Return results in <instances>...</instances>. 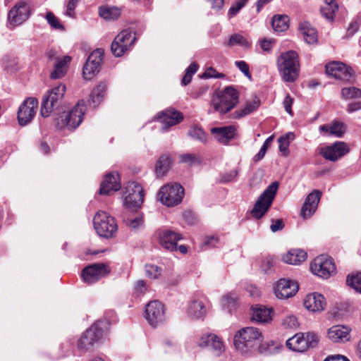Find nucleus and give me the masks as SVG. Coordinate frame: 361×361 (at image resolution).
I'll use <instances>...</instances> for the list:
<instances>
[{
  "label": "nucleus",
  "instance_id": "a211bd4d",
  "mask_svg": "<svg viewBox=\"0 0 361 361\" xmlns=\"http://www.w3.org/2000/svg\"><path fill=\"white\" fill-rule=\"evenodd\" d=\"M126 192L128 195L125 197V204L128 207H140L144 200L142 186L136 182L129 183L126 186Z\"/></svg>",
  "mask_w": 361,
  "mask_h": 361
},
{
  "label": "nucleus",
  "instance_id": "c03bdc74",
  "mask_svg": "<svg viewBox=\"0 0 361 361\" xmlns=\"http://www.w3.org/2000/svg\"><path fill=\"white\" fill-rule=\"evenodd\" d=\"M226 44L228 47L239 45L245 48L250 46V42L243 36L239 34L232 35Z\"/></svg>",
  "mask_w": 361,
  "mask_h": 361
},
{
  "label": "nucleus",
  "instance_id": "ddd939ff",
  "mask_svg": "<svg viewBox=\"0 0 361 361\" xmlns=\"http://www.w3.org/2000/svg\"><path fill=\"white\" fill-rule=\"evenodd\" d=\"M109 272L110 269L107 265L97 263L85 267L82 271L81 276L84 282L90 284L107 276Z\"/></svg>",
  "mask_w": 361,
  "mask_h": 361
},
{
  "label": "nucleus",
  "instance_id": "7ed1b4c3",
  "mask_svg": "<svg viewBox=\"0 0 361 361\" xmlns=\"http://www.w3.org/2000/svg\"><path fill=\"white\" fill-rule=\"evenodd\" d=\"M239 102L238 92L232 87H227L224 91L215 94L211 101L214 110L226 114L233 109Z\"/></svg>",
  "mask_w": 361,
  "mask_h": 361
},
{
  "label": "nucleus",
  "instance_id": "c756f323",
  "mask_svg": "<svg viewBox=\"0 0 361 361\" xmlns=\"http://www.w3.org/2000/svg\"><path fill=\"white\" fill-rule=\"evenodd\" d=\"M187 314L192 319H200L204 317L206 309L203 302L197 299L192 300L188 305Z\"/></svg>",
  "mask_w": 361,
  "mask_h": 361
},
{
  "label": "nucleus",
  "instance_id": "aec40b11",
  "mask_svg": "<svg viewBox=\"0 0 361 361\" xmlns=\"http://www.w3.org/2000/svg\"><path fill=\"white\" fill-rule=\"evenodd\" d=\"M30 13L27 4L25 3L16 4L8 13V22L13 27L20 25L29 18Z\"/></svg>",
  "mask_w": 361,
  "mask_h": 361
},
{
  "label": "nucleus",
  "instance_id": "2eb2a0df",
  "mask_svg": "<svg viewBox=\"0 0 361 361\" xmlns=\"http://www.w3.org/2000/svg\"><path fill=\"white\" fill-rule=\"evenodd\" d=\"M349 151V147L345 142L337 141L331 145L321 147L319 154L326 160L334 162L348 153Z\"/></svg>",
  "mask_w": 361,
  "mask_h": 361
},
{
  "label": "nucleus",
  "instance_id": "4c0bfd02",
  "mask_svg": "<svg viewBox=\"0 0 361 361\" xmlns=\"http://www.w3.org/2000/svg\"><path fill=\"white\" fill-rule=\"evenodd\" d=\"M288 17L286 15H275L271 20V25L275 32H281L288 27Z\"/></svg>",
  "mask_w": 361,
  "mask_h": 361
},
{
  "label": "nucleus",
  "instance_id": "8fccbe9b",
  "mask_svg": "<svg viewBox=\"0 0 361 361\" xmlns=\"http://www.w3.org/2000/svg\"><path fill=\"white\" fill-rule=\"evenodd\" d=\"M341 66L342 62L339 61H332L327 63L325 66L326 74L336 79L337 73L339 72Z\"/></svg>",
  "mask_w": 361,
  "mask_h": 361
},
{
  "label": "nucleus",
  "instance_id": "393cba45",
  "mask_svg": "<svg viewBox=\"0 0 361 361\" xmlns=\"http://www.w3.org/2000/svg\"><path fill=\"white\" fill-rule=\"evenodd\" d=\"M200 347L207 348L212 351L216 356L220 355L224 350L222 341L214 334L203 336L199 342Z\"/></svg>",
  "mask_w": 361,
  "mask_h": 361
},
{
  "label": "nucleus",
  "instance_id": "de8ad7c7",
  "mask_svg": "<svg viewBox=\"0 0 361 361\" xmlns=\"http://www.w3.org/2000/svg\"><path fill=\"white\" fill-rule=\"evenodd\" d=\"M237 298L238 296L235 293H230L224 295L221 298V302L224 307L231 310L235 307Z\"/></svg>",
  "mask_w": 361,
  "mask_h": 361
},
{
  "label": "nucleus",
  "instance_id": "774afa93",
  "mask_svg": "<svg viewBox=\"0 0 361 361\" xmlns=\"http://www.w3.org/2000/svg\"><path fill=\"white\" fill-rule=\"evenodd\" d=\"M324 361H349V360L343 355H336L327 357Z\"/></svg>",
  "mask_w": 361,
  "mask_h": 361
},
{
  "label": "nucleus",
  "instance_id": "603ef678",
  "mask_svg": "<svg viewBox=\"0 0 361 361\" xmlns=\"http://www.w3.org/2000/svg\"><path fill=\"white\" fill-rule=\"evenodd\" d=\"M248 0H238L236 2L229 8L228 16L229 18L235 16L242 8L245 6Z\"/></svg>",
  "mask_w": 361,
  "mask_h": 361
},
{
  "label": "nucleus",
  "instance_id": "13d9d810",
  "mask_svg": "<svg viewBox=\"0 0 361 361\" xmlns=\"http://www.w3.org/2000/svg\"><path fill=\"white\" fill-rule=\"evenodd\" d=\"M235 65L239 68V70L248 78H251V74L249 71L248 64L244 61H236Z\"/></svg>",
  "mask_w": 361,
  "mask_h": 361
},
{
  "label": "nucleus",
  "instance_id": "412c9836",
  "mask_svg": "<svg viewBox=\"0 0 361 361\" xmlns=\"http://www.w3.org/2000/svg\"><path fill=\"white\" fill-rule=\"evenodd\" d=\"M160 245L169 251L177 250V242L180 240V233L168 229H160L157 232Z\"/></svg>",
  "mask_w": 361,
  "mask_h": 361
},
{
  "label": "nucleus",
  "instance_id": "f3484780",
  "mask_svg": "<svg viewBox=\"0 0 361 361\" xmlns=\"http://www.w3.org/2000/svg\"><path fill=\"white\" fill-rule=\"evenodd\" d=\"M38 106V101L34 97L25 99L18 111V119L20 126H25L34 118Z\"/></svg>",
  "mask_w": 361,
  "mask_h": 361
},
{
  "label": "nucleus",
  "instance_id": "5701e85b",
  "mask_svg": "<svg viewBox=\"0 0 361 361\" xmlns=\"http://www.w3.org/2000/svg\"><path fill=\"white\" fill-rule=\"evenodd\" d=\"M321 196L322 192L318 190H313L307 195L301 209V216L304 219L311 216L315 212Z\"/></svg>",
  "mask_w": 361,
  "mask_h": 361
},
{
  "label": "nucleus",
  "instance_id": "69168bd1",
  "mask_svg": "<svg viewBox=\"0 0 361 361\" xmlns=\"http://www.w3.org/2000/svg\"><path fill=\"white\" fill-rule=\"evenodd\" d=\"M181 161L184 163H188L193 164L198 162V159L195 154H185L181 156Z\"/></svg>",
  "mask_w": 361,
  "mask_h": 361
},
{
  "label": "nucleus",
  "instance_id": "4d7b16f0",
  "mask_svg": "<svg viewBox=\"0 0 361 361\" xmlns=\"http://www.w3.org/2000/svg\"><path fill=\"white\" fill-rule=\"evenodd\" d=\"M239 169H234L230 172L223 174L221 177V182L228 183L233 180L238 175Z\"/></svg>",
  "mask_w": 361,
  "mask_h": 361
},
{
  "label": "nucleus",
  "instance_id": "423d86ee",
  "mask_svg": "<svg viewBox=\"0 0 361 361\" xmlns=\"http://www.w3.org/2000/svg\"><path fill=\"white\" fill-rule=\"evenodd\" d=\"M86 111L85 101L81 99L77 104L64 116L56 118V125L58 128H67L70 130L75 129L83 120V116Z\"/></svg>",
  "mask_w": 361,
  "mask_h": 361
},
{
  "label": "nucleus",
  "instance_id": "9d476101",
  "mask_svg": "<svg viewBox=\"0 0 361 361\" xmlns=\"http://www.w3.org/2000/svg\"><path fill=\"white\" fill-rule=\"evenodd\" d=\"M135 33L130 30H123L119 32L111 45V50L116 57L123 56L127 51L131 49L136 41Z\"/></svg>",
  "mask_w": 361,
  "mask_h": 361
},
{
  "label": "nucleus",
  "instance_id": "b1692460",
  "mask_svg": "<svg viewBox=\"0 0 361 361\" xmlns=\"http://www.w3.org/2000/svg\"><path fill=\"white\" fill-rule=\"evenodd\" d=\"M121 188L119 175L118 173H108L102 182L99 194L110 195Z\"/></svg>",
  "mask_w": 361,
  "mask_h": 361
},
{
  "label": "nucleus",
  "instance_id": "c9c22d12",
  "mask_svg": "<svg viewBox=\"0 0 361 361\" xmlns=\"http://www.w3.org/2000/svg\"><path fill=\"white\" fill-rule=\"evenodd\" d=\"M188 135L192 140L202 144L207 142L208 135L204 132L203 128L198 125L191 126L188 131Z\"/></svg>",
  "mask_w": 361,
  "mask_h": 361
},
{
  "label": "nucleus",
  "instance_id": "9b49d317",
  "mask_svg": "<svg viewBox=\"0 0 361 361\" xmlns=\"http://www.w3.org/2000/svg\"><path fill=\"white\" fill-rule=\"evenodd\" d=\"M310 269L314 274L323 279H327L336 271L333 259L326 255L316 257L310 265Z\"/></svg>",
  "mask_w": 361,
  "mask_h": 361
},
{
  "label": "nucleus",
  "instance_id": "a18cd8bd",
  "mask_svg": "<svg viewBox=\"0 0 361 361\" xmlns=\"http://www.w3.org/2000/svg\"><path fill=\"white\" fill-rule=\"evenodd\" d=\"M341 95L345 100L361 98V90L355 87H344L341 90Z\"/></svg>",
  "mask_w": 361,
  "mask_h": 361
},
{
  "label": "nucleus",
  "instance_id": "3c124183",
  "mask_svg": "<svg viewBox=\"0 0 361 361\" xmlns=\"http://www.w3.org/2000/svg\"><path fill=\"white\" fill-rule=\"evenodd\" d=\"M145 272L148 277L155 279L161 275V269L157 265L147 264L145 265Z\"/></svg>",
  "mask_w": 361,
  "mask_h": 361
},
{
  "label": "nucleus",
  "instance_id": "72a5a7b5",
  "mask_svg": "<svg viewBox=\"0 0 361 361\" xmlns=\"http://www.w3.org/2000/svg\"><path fill=\"white\" fill-rule=\"evenodd\" d=\"M107 86L105 82H100L92 92L90 95V104L97 106L103 99Z\"/></svg>",
  "mask_w": 361,
  "mask_h": 361
},
{
  "label": "nucleus",
  "instance_id": "ea45409f",
  "mask_svg": "<svg viewBox=\"0 0 361 361\" xmlns=\"http://www.w3.org/2000/svg\"><path fill=\"white\" fill-rule=\"evenodd\" d=\"M260 104V102L259 100H254L252 102H247L245 104V106L244 109L236 111L234 114V117L236 118H239L243 117L246 115H248L253 111H256Z\"/></svg>",
  "mask_w": 361,
  "mask_h": 361
},
{
  "label": "nucleus",
  "instance_id": "f704fd0d",
  "mask_svg": "<svg viewBox=\"0 0 361 361\" xmlns=\"http://www.w3.org/2000/svg\"><path fill=\"white\" fill-rule=\"evenodd\" d=\"M71 61V57L66 56L58 60L54 64V70L51 73V78L52 79H59L62 78L66 73V66Z\"/></svg>",
  "mask_w": 361,
  "mask_h": 361
},
{
  "label": "nucleus",
  "instance_id": "4468645a",
  "mask_svg": "<svg viewBox=\"0 0 361 361\" xmlns=\"http://www.w3.org/2000/svg\"><path fill=\"white\" fill-rule=\"evenodd\" d=\"M104 331L98 323H94L80 337L78 347L80 350H87L103 336Z\"/></svg>",
  "mask_w": 361,
  "mask_h": 361
},
{
  "label": "nucleus",
  "instance_id": "338daca9",
  "mask_svg": "<svg viewBox=\"0 0 361 361\" xmlns=\"http://www.w3.org/2000/svg\"><path fill=\"white\" fill-rule=\"evenodd\" d=\"M272 222L273 223L271 225L270 228L271 231L274 233L282 230L284 227V224L282 219H277L276 221H272Z\"/></svg>",
  "mask_w": 361,
  "mask_h": 361
},
{
  "label": "nucleus",
  "instance_id": "4be33fe9",
  "mask_svg": "<svg viewBox=\"0 0 361 361\" xmlns=\"http://www.w3.org/2000/svg\"><path fill=\"white\" fill-rule=\"evenodd\" d=\"M159 118H161V128L164 130H167L183 120V114L173 108H169L161 112Z\"/></svg>",
  "mask_w": 361,
  "mask_h": 361
},
{
  "label": "nucleus",
  "instance_id": "052dcab7",
  "mask_svg": "<svg viewBox=\"0 0 361 361\" xmlns=\"http://www.w3.org/2000/svg\"><path fill=\"white\" fill-rule=\"evenodd\" d=\"M283 324L286 328L290 329H295L298 326V319L293 315H290L285 318Z\"/></svg>",
  "mask_w": 361,
  "mask_h": 361
},
{
  "label": "nucleus",
  "instance_id": "20e7f679",
  "mask_svg": "<svg viewBox=\"0 0 361 361\" xmlns=\"http://www.w3.org/2000/svg\"><path fill=\"white\" fill-rule=\"evenodd\" d=\"M66 90V85L60 84L44 95L41 105V115L43 117H48L53 111L61 106Z\"/></svg>",
  "mask_w": 361,
  "mask_h": 361
},
{
  "label": "nucleus",
  "instance_id": "49530a36",
  "mask_svg": "<svg viewBox=\"0 0 361 361\" xmlns=\"http://www.w3.org/2000/svg\"><path fill=\"white\" fill-rule=\"evenodd\" d=\"M346 282L350 287L361 293V273L348 276Z\"/></svg>",
  "mask_w": 361,
  "mask_h": 361
},
{
  "label": "nucleus",
  "instance_id": "1a4fd4ad",
  "mask_svg": "<svg viewBox=\"0 0 361 361\" xmlns=\"http://www.w3.org/2000/svg\"><path fill=\"white\" fill-rule=\"evenodd\" d=\"M319 343L318 336L313 332L298 333L286 341V346L296 352H304L315 348Z\"/></svg>",
  "mask_w": 361,
  "mask_h": 361
},
{
  "label": "nucleus",
  "instance_id": "473e14b6",
  "mask_svg": "<svg viewBox=\"0 0 361 361\" xmlns=\"http://www.w3.org/2000/svg\"><path fill=\"white\" fill-rule=\"evenodd\" d=\"M307 258V253L302 250H291L283 256L284 262L297 265L304 262Z\"/></svg>",
  "mask_w": 361,
  "mask_h": 361
},
{
  "label": "nucleus",
  "instance_id": "6e6d98bb",
  "mask_svg": "<svg viewBox=\"0 0 361 361\" xmlns=\"http://www.w3.org/2000/svg\"><path fill=\"white\" fill-rule=\"evenodd\" d=\"M46 19L52 28L63 29L62 25L59 23L58 18L51 12L47 13Z\"/></svg>",
  "mask_w": 361,
  "mask_h": 361
},
{
  "label": "nucleus",
  "instance_id": "6e6552de",
  "mask_svg": "<svg viewBox=\"0 0 361 361\" xmlns=\"http://www.w3.org/2000/svg\"><path fill=\"white\" fill-rule=\"evenodd\" d=\"M184 196V189L176 183H171L162 186L158 193L161 202L167 207H174L181 202Z\"/></svg>",
  "mask_w": 361,
  "mask_h": 361
},
{
  "label": "nucleus",
  "instance_id": "a878e982",
  "mask_svg": "<svg viewBox=\"0 0 361 361\" xmlns=\"http://www.w3.org/2000/svg\"><path fill=\"white\" fill-rule=\"evenodd\" d=\"M211 133L219 142L228 145L236 136V128L233 126L216 127L212 128Z\"/></svg>",
  "mask_w": 361,
  "mask_h": 361
},
{
  "label": "nucleus",
  "instance_id": "09e8293b",
  "mask_svg": "<svg viewBox=\"0 0 361 361\" xmlns=\"http://www.w3.org/2000/svg\"><path fill=\"white\" fill-rule=\"evenodd\" d=\"M274 140V137L270 136L268 138L266 139L264 144L262 145L261 149H259V152L254 157L253 160L255 162H258L261 159H262L267 152V150L268 147L271 145V142Z\"/></svg>",
  "mask_w": 361,
  "mask_h": 361
},
{
  "label": "nucleus",
  "instance_id": "864d4df0",
  "mask_svg": "<svg viewBox=\"0 0 361 361\" xmlns=\"http://www.w3.org/2000/svg\"><path fill=\"white\" fill-rule=\"evenodd\" d=\"M124 221L130 228L137 229L143 224V217L142 216L139 215L134 218L126 219Z\"/></svg>",
  "mask_w": 361,
  "mask_h": 361
},
{
  "label": "nucleus",
  "instance_id": "f8f14e48",
  "mask_svg": "<svg viewBox=\"0 0 361 361\" xmlns=\"http://www.w3.org/2000/svg\"><path fill=\"white\" fill-rule=\"evenodd\" d=\"M144 317L152 326H157L165 320L164 305L157 300L149 302L145 306Z\"/></svg>",
  "mask_w": 361,
  "mask_h": 361
},
{
  "label": "nucleus",
  "instance_id": "dca6fc26",
  "mask_svg": "<svg viewBox=\"0 0 361 361\" xmlns=\"http://www.w3.org/2000/svg\"><path fill=\"white\" fill-rule=\"evenodd\" d=\"M102 56L103 51L101 49H97L90 54L83 67V75L86 80L92 79L99 72Z\"/></svg>",
  "mask_w": 361,
  "mask_h": 361
},
{
  "label": "nucleus",
  "instance_id": "7c9ffc66",
  "mask_svg": "<svg viewBox=\"0 0 361 361\" xmlns=\"http://www.w3.org/2000/svg\"><path fill=\"white\" fill-rule=\"evenodd\" d=\"M319 130L326 135H332L336 137H342L345 132L343 123L337 121L331 124L320 126Z\"/></svg>",
  "mask_w": 361,
  "mask_h": 361
},
{
  "label": "nucleus",
  "instance_id": "e433bc0d",
  "mask_svg": "<svg viewBox=\"0 0 361 361\" xmlns=\"http://www.w3.org/2000/svg\"><path fill=\"white\" fill-rule=\"evenodd\" d=\"M325 5L321 8L322 15L328 20H332L335 13L338 9V6L335 0H324Z\"/></svg>",
  "mask_w": 361,
  "mask_h": 361
},
{
  "label": "nucleus",
  "instance_id": "680f3d73",
  "mask_svg": "<svg viewBox=\"0 0 361 361\" xmlns=\"http://www.w3.org/2000/svg\"><path fill=\"white\" fill-rule=\"evenodd\" d=\"M203 77L207 78H222L224 77V75L217 73L214 68L211 67L206 70L203 74Z\"/></svg>",
  "mask_w": 361,
  "mask_h": 361
},
{
  "label": "nucleus",
  "instance_id": "5fc2aeb1",
  "mask_svg": "<svg viewBox=\"0 0 361 361\" xmlns=\"http://www.w3.org/2000/svg\"><path fill=\"white\" fill-rule=\"evenodd\" d=\"M274 265V259L271 257H264L260 264V268L265 274L269 273Z\"/></svg>",
  "mask_w": 361,
  "mask_h": 361
},
{
  "label": "nucleus",
  "instance_id": "2f4dec72",
  "mask_svg": "<svg viewBox=\"0 0 361 361\" xmlns=\"http://www.w3.org/2000/svg\"><path fill=\"white\" fill-rule=\"evenodd\" d=\"M121 8L112 6H102L99 8V15L106 20L114 21L117 20L121 14Z\"/></svg>",
  "mask_w": 361,
  "mask_h": 361
},
{
  "label": "nucleus",
  "instance_id": "37998d69",
  "mask_svg": "<svg viewBox=\"0 0 361 361\" xmlns=\"http://www.w3.org/2000/svg\"><path fill=\"white\" fill-rule=\"evenodd\" d=\"M353 78V71L350 67L342 63V66L337 73L336 79L343 82H350Z\"/></svg>",
  "mask_w": 361,
  "mask_h": 361
},
{
  "label": "nucleus",
  "instance_id": "cd10ccee",
  "mask_svg": "<svg viewBox=\"0 0 361 361\" xmlns=\"http://www.w3.org/2000/svg\"><path fill=\"white\" fill-rule=\"evenodd\" d=\"M272 311L271 308L257 305L252 307V320L261 324L268 323L272 319Z\"/></svg>",
  "mask_w": 361,
  "mask_h": 361
},
{
  "label": "nucleus",
  "instance_id": "0e129e2a",
  "mask_svg": "<svg viewBox=\"0 0 361 361\" xmlns=\"http://www.w3.org/2000/svg\"><path fill=\"white\" fill-rule=\"evenodd\" d=\"M293 103V99L289 94H287L283 100V104L286 111L291 116L293 115V111L291 108Z\"/></svg>",
  "mask_w": 361,
  "mask_h": 361
},
{
  "label": "nucleus",
  "instance_id": "6ab92c4d",
  "mask_svg": "<svg viewBox=\"0 0 361 361\" xmlns=\"http://www.w3.org/2000/svg\"><path fill=\"white\" fill-rule=\"evenodd\" d=\"M297 282L281 279L274 287V293L278 298L287 299L293 297L298 290Z\"/></svg>",
  "mask_w": 361,
  "mask_h": 361
},
{
  "label": "nucleus",
  "instance_id": "39448f33",
  "mask_svg": "<svg viewBox=\"0 0 361 361\" xmlns=\"http://www.w3.org/2000/svg\"><path fill=\"white\" fill-rule=\"evenodd\" d=\"M278 187L279 183L273 182L259 195L251 211V214L254 218L261 219L269 209L274 200Z\"/></svg>",
  "mask_w": 361,
  "mask_h": 361
},
{
  "label": "nucleus",
  "instance_id": "f257e3e1",
  "mask_svg": "<svg viewBox=\"0 0 361 361\" xmlns=\"http://www.w3.org/2000/svg\"><path fill=\"white\" fill-rule=\"evenodd\" d=\"M262 332L255 327H245L238 331L233 338L238 352L244 355H251L262 341Z\"/></svg>",
  "mask_w": 361,
  "mask_h": 361
},
{
  "label": "nucleus",
  "instance_id": "0eeeda50",
  "mask_svg": "<svg viewBox=\"0 0 361 361\" xmlns=\"http://www.w3.org/2000/svg\"><path fill=\"white\" fill-rule=\"evenodd\" d=\"M93 224L97 234L109 238L117 232L118 226L114 217L105 212H98L94 216Z\"/></svg>",
  "mask_w": 361,
  "mask_h": 361
},
{
  "label": "nucleus",
  "instance_id": "f03ea898",
  "mask_svg": "<svg viewBox=\"0 0 361 361\" xmlns=\"http://www.w3.org/2000/svg\"><path fill=\"white\" fill-rule=\"evenodd\" d=\"M277 66L283 80L288 82L296 80L299 75L300 63L295 51L282 53L277 59Z\"/></svg>",
  "mask_w": 361,
  "mask_h": 361
},
{
  "label": "nucleus",
  "instance_id": "e2e57ef3",
  "mask_svg": "<svg viewBox=\"0 0 361 361\" xmlns=\"http://www.w3.org/2000/svg\"><path fill=\"white\" fill-rule=\"evenodd\" d=\"M219 243V238L215 236L205 237L203 243L204 247H214Z\"/></svg>",
  "mask_w": 361,
  "mask_h": 361
},
{
  "label": "nucleus",
  "instance_id": "bb28decb",
  "mask_svg": "<svg viewBox=\"0 0 361 361\" xmlns=\"http://www.w3.org/2000/svg\"><path fill=\"white\" fill-rule=\"evenodd\" d=\"M326 300L322 294L313 293L307 295L304 300V306L312 312H319L324 310Z\"/></svg>",
  "mask_w": 361,
  "mask_h": 361
},
{
  "label": "nucleus",
  "instance_id": "58836bf2",
  "mask_svg": "<svg viewBox=\"0 0 361 361\" xmlns=\"http://www.w3.org/2000/svg\"><path fill=\"white\" fill-rule=\"evenodd\" d=\"M171 166V160L168 155H162L157 161L155 172L158 177L164 176Z\"/></svg>",
  "mask_w": 361,
  "mask_h": 361
},
{
  "label": "nucleus",
  "instance_id": "c85d7f7f",
  "mask_svg": "<svg viewBox=\"0 0 361 361\" xmlns=\"http://www.w3.org/2000/svg\"><path fill=\"white\" fill-rule=\"evenodd\" d=\"M350 330L342 325H336L328 331V337L333 342H345L349 340Z\"/></svg>",
  "mask_w": 361,
  "mask_h": 361
},
{
  "label": "nucleus",
  "instance_id": "a19ab883",
  "mask_svg": "<svg viewBox=\"0 0 361 361\" xmlns=\"http://www.w3.org/2000/svg\"><path fill=\"white\" fill-rule=\"evenodd\" d=\"M295 138V135L293 133L289 132L286 133L285 135L280 137L278 140L279 143V150L283 152L284 155H288L289 153L288 147L290 145V141L293 140Z\"/></svg>",
  "mask_w": 361,
  "mask_h": 361
},
{
  "label": "nucleus",
  "instance_id": "bf43d9fd",
  "mask_svg": "<svg viewBox=\"0 0 361 361\" xmlns=\"http://www.w3.org/2000/svg\"><path fill=\"white\" fill-rule=\"evenodd\" d=\"M361 24V17L357 16L350 24L348 27V33L350 35H353L358 30L360 25Z\"/></svg>",
  "mask_w": 361,
  "mask_h": 361
},
{
  "label": "nucleus",
  "instance_id": "79ce46f5",
  "mask_svg": "<svg viewBox=\"0 0 361 361\" xmlns=\"http://www.w3.org/2000/svg\"><path fill=\"white\" fill-rule=\"evenodd\" d=\"M300 30L308 44H313L317 41V34L314 28L304 25L300 27Z\"/></svg>",
  "mask_w": 361,
  "mask_h": 361
}]
</instances>
